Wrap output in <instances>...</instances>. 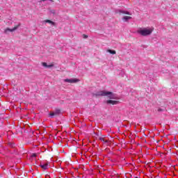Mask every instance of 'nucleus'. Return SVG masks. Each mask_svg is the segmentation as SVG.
<instances>
[{"instance_id": "1", "label": "nucleus", "mask_w": 178, "mask_h": 178, "mask_svg": "<svg viewBox=\"0 0 178 178\" xmlns=\"http://www.w3.org/2000/svg\"><path fill=\"white\" fill-rule=\"evenodd\" d=\"M95 97H105L107 96L110 99H116V96L112 92H106L100 90L94 94Z\"/></svg>"}, {"instance_id": "2", "label": "nucleus", "mask_w": 178, "mask_h": 178, "mask_svg": "<svg viewBox=\"0 0 178 178\" xmlns=\"http://www.w3.org/2000/svg\"><path fill=\"white\" fill-rule=\"evenodd\" d=\"M152 31H154V28H143L139 29L137 31L138 34L143 35V37H147V35H151L152 34Z\"/></svg>"}, {"instance_id": "3", "label": "nucleus", "mask_w": 178, "mask_h": 178, "mask_svg": "<svg viewBox=\"0 0 178 178\" xmlns=\"http://www.w3.org/2000/svg\"><path fill=\"white\" fill-rule=\"evenodd\" d=\"M19 27H20V24H19L18 25L15 26L13 29L7 28L6 29H5L4 33H6V34H8V31L12 33V32L15 31V30H17V29H19Z\"/></svg>"}, {"instance_id": "4", "label": "nucleus", "mask_w": 178, "mask_h": 178, "mask_svg": "<svg viewBox=\"0 0 178 178\" xmlns=\"http://www.w3.org/2000/svg\"><path fill=\"white\" fill-rule=\"evenodd\" d=\"M64 81L65 83H77V81H79V79H64Z\"/></svg>"}, {"instance_id": "5", "label": "nucleus", "mask_w": 178, "mask_h": 178, "mask_svg": "<svg viewBox=\"0 0 178 178\" xmlns=\"http://www.w3.org/2000/svg\"><path fill=\"white\" fill-rule=\"evenodd\" d=\"M106 104H111V105H118V104H119V101H116V100H107Z\"/></svg>"}, {"instance_id": "6", "label": "nucleus", "mask_w": 178, "mask_h": 178, "mask_svg": "<svg viewBox=\"0 0 178 178\" xmlns=\"http://www.w3.org/2000/svg\"><path fill=\"white\" fill-rule=\"evenodd\" d=\"M115 13H123L124 15H129V16H131V13H130L129 11H123L121 10H116Z\"/></svg>"}, {"instance_id": "7", "label": "nucleus", "mask_w": 178, "mask_h": 178, "mask_svg": "<svg viewBox=\"0 0 178 178\" xmlns=\"http://www.w3.org/2000/svg\"><path fill=\"white\" fill-rule=\"evenodd\" d=\"M60 113V109H56L54 113H51L49 114V116L51 118H54L55 116V115H59Z\"/></svg>"}, {"instance_id": "8", "label": "nucleus", "mask_w": 178, "mask_h": 178, "mask_svg": "<svg viewBox=\"0 0 178 178\" xmlns=\"http://www.w3.org/2000/svg\"><path fill=\"white\" fill-rule=\"evenodd\" d=\"M40 168H42V169H43L44 170H47V169L49 168V165L48 164V163H40Z\"/></svg>"}, {"instance_id": "9", "label": "nucleus", "mask_w": 178, "mask_h": 178, "mask_svg": "<svg viewBox=\"0 0 178 178\" xmlns=\"http://www.w3.org/2000/svg\"><path fill=\"white\" fill-rule=\"evenodd\" d=\"M42 66H44V67H47L48 69H50V67H54V65H52V64L48 65V64H47V63H42Z\"/></svg>"}, {"instance_id": "10", "label": "nucleus", "mask_w": 178, "mask_h": 178, "mask_svg": "<svg viewBox=\"0 0 178 178\" xmlns=\"http://www.w3.org/2000/svg\"><path fill=\"white\" fill-rule=\"evenodd\" d=\"M44 23H49V24H51L52 26H55V22H54L49 19L44 20Z\"/></svg>"}, {"instance_id": "11", "label": "nucleus", "mask_w": 178, "mask_h": 178, "mask_svg": "<svg viewBox=\"0 0 178 178\" xmlns=\"http://www.w3.org/2000/svg\"><path fill=\"white\" fill-rule=\"evenodd\" d=\"M130 19H131V17H129V16H124L122 19L124 20V22H127L128 20H130Z\"/></svg>"}, {"instance_id": "12", "label": "nucleus", "mask_w": 178, "mask_h": 178, "mask_svg": "<svg viewBox=\"0 0 178 178\" xmlns=\"http://www.w3.org/2000/svg\"><path fill=\"white\" fill-rule=\"evenodd\" d=\"M107 52H109V54H111V55H115L116 54V51L115 50H111V49H108Z\"/></svg>"}, {"instance_id": "13", "label": "nucleus", "mask_w": 178, "mask_h": 178, "mask_svg": "<svg viewBox=\"0 0 178 178\" xmlns=\"http://www.w3.org/2000/svg\"><path fill=\"white\" fill-rule=\"evenodd\" d=\"M99 140H100V141H102L103 143H104V144L108 143V140H105V139L102 137L99 138Z\"/></svg>"}, {"instance_id": "14", "label": "nucleus", "mask_w": 178, "mask_h": 178, "mask_svg": "<svg viewBox=\"0 0 178 178\" xmlns=\"http://www.w3.org/2000/svg\"><path fill=\"white\" fill-rule=\"evenodd\" d=\"M49 13H51V15H56V10H55L54 9L49 10Z\"/></svg>"}, {"instance_id": "15", "label": "nucleus", "mask_w": 178, "mask_h": 178, "mask_svg": "<svg viewBox=\"0 0 178 178\" xmlns=\"http://www.w3.org/2000/svg\"><path fill=\"white\" fill-rule=\"evenodd\" d=\"M31 156H32V158H35V156H37V154L33 153V154H32Z\"/></svg>"}, {"instance_id": "16", "label": "nucleus", "mask_w": 178, "mask_h": 178, "mask_svg": "<svg viewBox=\"0 0 178 178\" xmlns=\"http://www.w3.org/2000/svg\"><path fill=\"white\" fill-rule=\"evenodd\" d=\"M120 75L123 77L124 76V71H122Z\"/></svg>"}, {"instance_id": "17", "label": "nucleus", "mask_w": 178, "mask_h": 178, "mask_svg": "<svg viewBox=\"0 0 178 178\" xmlns=\"http://www.w3.org/2000/svg\"><path fill=\"white\" fill-rule=\"evenodd\" d=\"M158 111H159V112H162V111H163V110H162V108H159Z\"/></svg>"}, {"instance_id": "18", "label": "nucleus", "mask_w": 178, "mask_h": 178, "mask_svg": "<svg viewBox=\"0 0 178 178\" xmlns=\"http://www.w3.org/2000/svg\"><path fill=\"white\" fill-rule=\"evenodd\" d=\"M87 37H88L87 35H84V38H87Z\"/></svg>"}, {"instance_id": "19", "label": "nucleus", "mask_w": 178, "mask_h": 178, "mask_svg": "<svg viewBox=\"0 0 178 178\" xmlns=\"http://www.w3.org/2000/svg\"><path fill=\"white\" fill-rule=\"evenodd\" d=\"M42 2H45V1H47V0H42Z\"/></svg>"}]
</instances>
